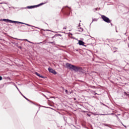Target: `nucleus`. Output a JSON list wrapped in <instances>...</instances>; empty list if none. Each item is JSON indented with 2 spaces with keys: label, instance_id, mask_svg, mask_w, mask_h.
Masks as SVG:
<instances>
[{
  "label": "nucleus",
  "instance_id": "0eeeda50",
  "mask_svg": "<svg viewBox=\"0 0 129 129\" xmlns=\"http://www.w3.org/2000/svg\"><path fill=\"white\" fill-rule=\"evenodd\" d=\"M15 23H19L20 24H22L23 25H25V23H23V22H16L15 21Z\"/></svg>",
  "mask_w": 129,
  "mask_h": 129
},
{
  "label": "nucleus",
  "instance_id": "f257e3e1",
  "mask_svg": "<svg viewBox=\"0 0 129 129\" xmlns=\"http://www.w3.org/2000/svg\"><path fill=\"white\" fill-rule=\"evenodd\" d=\"M66 66L67 68H69V69H72L73 70H74L75 71H80L82 70V69L80 67H77L75 66H73L69 63H67L66 64Z\"/></svg>",
  "mask_w": 129,
  "mask_h": 129
},
{
  "label": "nucleus",
  "instance_id": "39448f33",
  "mask_svg": "<svg viewBox=\"0 0 129 129\" xmlns=\"http://www.w3.org/2000/svg\"><path fill=\"white\" fill-rule=\"evenodd\" d=\"M79 44L80 45L83 46V45H84V42H83V41H82L81 40H79Z\"/></svg>",
  "mask_w": 129,
  "mask_h": 129
},
{
  "label": "nucleus",
  "instance_id": "20e7f679",
  "mask_svg": "<svg viewBox=\"0 0 129 129\" xmlns=\"http://www.w3.org/2000/svg\"><path fill=\"white\" fill-rule=\"evenodd\" d=\"M3 21H4V22H9L10 23H16V21L10 20L9 19H3Z\"/></svg>",
  "mask_w": 129,
  "mask_h": 129
},
{
  "label": "nucleus",
  "instance_id": "4468645a",
  "mask_svg": "<svg viewBox=\"0 0 129 129\" xmlns=\"http://www.w3.org/2000/svg\"><path fill=\"white\" fill-rule=\"evenodd\" d=\"M23 40L24 41H28V40H27V39H24Z\"/></svg>",
  "mask_w": 129,
  "mask_h": 129
},
{
  "label": "nucleus",
  "instance_id": "f8f14e48",
  "mask_svg": "<svg viewBox=\"0 0 129 129\" xmlns=\"http://www.w3.org/2000/svg\"><path fill=\"white\" fill-rule=\"evenodd\" d=\"M124 94H125V95H127V96H128V95L126 93H124Z\"/></svg>",
  "mask_w": 129,
  "mask_h": 129
},
{
  "label": "nucleus",
  "instance_id": "2eb2a0df",
  "mask_svg": "<svg viewBox=\"0 0 129 129\" xmlns=\"http://www.w3.org/2000/svg\"><path fill=\"white\" fill-rule=\"evenodd\" d=\"M63 29H66V28H64Z\"/></svg>",
  "mask_w": 129,
  "mask_h": 129
},
{
  "label": "nucleus",
  "instance_id": "6e6552de",
  "mask_svg": "<svg viewBox=\"0 0 129 129\" xmlns=\"http://www.w3.org/2000/svg\"><path fill=\"white\" fill-rule=\"evenodd\" d=\"M28 9H33L34 8V6H31V7H28Z\"/></svg>",
  "mask_w": 129,
  "mask_h": 129
},
{
  "label": "nucleus",
  "instance_id": "1a4fd4ad",
  "mask_svg": "<svg viewBox=\"0 0 129 129\" xmlns=\"http://www.w3.org/2000/svg\"><path fill=\"white\" fill-rule=\"evenodd\" d=\"M80 32H82L83 31V29L82 28H81L80 29V30H79Z\"/></svg>",
  "mask_w": 129,
  "mask_h": 129
},
{
  "label": "nucleus",
  "instance_id": "9b49d317",
  "mask_svg": "<svg viewBox=\"0 0 129 129\" xmlns=\"http://www.w3.org/2000/svg\"><path fill=\"white\" fill-rule=\"evenodd\" d=\"M66 93H67V94H69V93H68V90H66Z\"/></svg>",
  "mask_w": 129,
  "mask_h": 129
},
{
  "label": "nucleus",
  "instance_id": "9d476101",
  "mask_svg": "<svg viewBox=\"0 0 129 129\" xmlns=\"http://www.w3.org/2000/svg\"><path fill=\"white\" fill-rule=\"evenodd\" d=\"M3 80V77L2 76H0V81Z\"/></svg>",
  "mask_w": 129,
  "mask_h": 129
},
{
  "label": "nucleus",
  "instance_id": "7ed1b4c3",
  "mask_svg": "<svg viewBox=\"0 0 129 129\" xmlns=\"http://www.w3.org/2000/svg\"><path fill=\"white\" fill-rule=\"evenodd\" d=\"M48 71L50 72V73H53V74H57V73L55 70H53V69L48 68Z\"/></svg>",
  "mask_w": 129,
  "mask_h": 129
},
{
  "label": "nucleus",
  "instance_id": "ddd939ff",
  "mask_svg": "<svg viewBox=\"0 0 129 129\" xmlns=\"http://www.w3.org/2000/svg\"><path fill=\"white\" fill-rule=\"evenodd\" d=\"M24 25H26L27 26H29V24H25V23H24Z\"/></svg>",
  "mask_w": 129,
  "mask_h": 129
},
{
  "label": "nucleus",
  "instance_id": "423d86ee",
  "mask_svg": "<svg viewBox=\"0 0 129 129\" xmlns=\"http://www.w3.org/2000/svg\"><path fill=\"white\" fill-rule=\"evenodd\" d=\"M36 75H37V76H39V77H41V78H43V77L41 76V75H40L39 73H35Z\"/></svg>",
  "mask_w": 129,
  "mask_h": 129
},
{
  "label": "nucleus",
  "instance_id": "f03ea898",
  "mask_svg": "<svg viewBox=\"0 0 129 129\" xmlns=\"http://www.w3.org/2000/svg\"><path fill=\"white\" fill-rule=\"evenodd\" d=\"M101 18L104 22H106V23H110L111 22L110 20L104 15H102Z\"/></svg>",
  "mask_w": 129,
  "mask_h": 129
}]
</instances>
